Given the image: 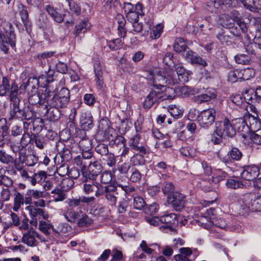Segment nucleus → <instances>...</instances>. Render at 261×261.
Segmentation results:
<instances>
[{
	"label": "nucleus",
	"mask_w": 261,
	"mask_h": 261,
	"mask_svg": "<svg viewBox=\"0 0 261 261\" xmlns=\"http://www.w3.org/2000/svg\"><path fill=\"white\" fill-rule=\"evenodd\" d=\"M176 96L175 89L169 87H160L150 91L143 102V108L149 109L154 103L167 99H173Z\"/></svg>",
	"instance_id": "obj_1"
},
{
	"label": "nucleus",
	"mask_w": 261,
	"mask_h": 261,
	"mask_svg": "<svg viewBox=\"0 0 261 261\" xmlns=\"http://www.w3.org/2000/svg\"><path fill=\"white\" fill-rule=\"evenodd\" d=\"M167 70V68L163 73L158 68L147 71L145 73L146 78L149 81V84L155 87L156 89L164 87L165 84L173 85V83H170V77L166 73Z\"/></svg>",
	"instance_id": "obj_2"
},
{
	"label": "nucleus",
	"mask_w": 261,
	"mask_h": 261,
	"mask_svg": "<svg viewBox=\"0 0 261 261\" xmlns=\"http://www.w3.org/2000/svg\"><path fill=\"white\" fill-rule=\"evenodd\" d=\"M34 117V113L32 111L27 109H21L19 106V102L14 101L10 106V110L8 113V120H30Z\"/></svg>",
	"instance_id": "obj_3"
},
{
	"label": "nucleus",
	"mask_w": 261,
	"mask_h": 261,
	"mask_svg": "<svg viewBox=\"0 0 261 261\" xmlns=\"http://www.w3.org/2000/svg\"><path fill=\"white\" fill-rule=\"evenodd\" d=\"M70 99V92L66 88H62L59 93L54 95L49 101V107L57 110L66 107Z\"/></svg>",
	"instance_id": "obj_4"
},
{
	"label": "nucleus",
	"mask_w": 261,
	"mask_h": 261,
	"mask_svg": "<svg viewBox=\"0 0 261 261\" xmlns=\"http://www.w3.org/2000/svg\"><path fill=\"white\" fill-rule=\"evenodd\" d=\"M175 68L176 71L175 73L173 70L167 68L166 73L168 76L170 77V83H173V85L178 84L179 82L186 83L189 81L188 72L186 71L185 69L180 64L175 65Z\"/></svg>",
	"instance_id": "obj_5"
},
{
	"label": "nucleus",
	"mask_w": 261,
	"mask_h": 261,
	"mask_svg": "<svg viewBox=\"0 0 261 261\" xmlns=\"http://www.w3.org/2000/svg\"><path fill=\"white\" fill-rule=\"evenodd\" d=\"M9 26L10 30L6 32V35L2 31H0V48L5 54L8 52L9 44L13 48L16 45V37L13 25L9 23Z\"/></svg>",
	"instance_id": "obj_6"
},
{
	"label": "nucleus",
	"mask_w": 261,
	"mask_h": 261,
	"mask_svg": "<svg viewBox=\"0 0 261 261\" xmlns=\"http://www.w3.org/2000/svg\"><path fill=\"white\" fill-rule=\"evenodd\" d=\"M21 242L29 247L37 246L40 242H45L44 237L33 229V227L23 234Z\"/></svg>",
	"instance_id": "obj_7"
},
{
	"label": "nucleus",
	"mask_w": 261,
	"mask_h": 261,
	"mask_svg": "<svg viewBox=\"0 0 261 261\" xmlns=\"http://www.w3.org/2000/svg\"><path fill=\"white\" fill-rule=\"evenodd\" d=\"M83 175L84 176L83 184V192L86 195L94 194L95 197H99L103 193L102 186L96 181H88L87 178L85 177V173L83 172Z\"/></svg>",
	"instance_id": "obj_8"
},
{
	"label": "nucleus",
	"mask_w": 261,
	"mask_h": 261,
	"mask_svg": "<svg viewBox=\"0 0 261 261\" xmlns=\"http://www.w3.org/2000/svg\"><path fill=\"white\" fill-rule=\"evenodd\" d=\"M215 129L217 133L224 137H233L236 135L235 128L227 118L223 121H218L215 123Z\"/></svg>",
	"instance_id": "obj_9"
},
{
	"label": "nucleus",
	"mask_w": 261,
	"mask_h": 261,
	"mask_svg": "<svg viewBox=\"0 0 261 261\" xmlns=\"http://www.w3.org/2000/svg\"><path fill=\"white\" fill-rule=\"evenodd\" d=\"M216 111L211 108L201 111L198 115L197 121L203 128H208L212 125L215 119Z\"/></svg>",
	"instance_id": "obj_10"
},
{
	"label": "nucleus",
	"mask_w": 261,
	"mask_h": 261,
	"mask_svg": "<svg viewBox=\"0 0 261 261\" xmlns=\"http://www.w3.org/2000/svg\"><path fill=\"white\" fill-rule=\"evenodd\" d=\"M54 96V92L51 91L49 88L47 87L44 90H40L37 95H34L29 98L30 102L33 105L37 103V101H33L34 99L38 100V102L41 105H45L46 108L49 107V101Z\"/></svg>",
	"instance_id": "obj_11"
},
{
	"label": "nucleus",
	"mask_w": 261,
	"mask_h": 261,
	"mask_svg": "<svg viewBox=\"0 0 261 261\" xmlns=\"http://www.w3.org/2000/svg\"><path fill=\"white\" fill-rule=\"evenodd\" d=\"M29 211V214L31 216V220L30 222L32 227H36L37 226L38 220H41V218L46 220L48 216L45 214L44 211L40 208L34 207L33 206H29L26 207Z\"/></svg>",
	"instance_id": "obj_12"
},
{
	"label": "nucleus",
	"mask_w": 261,
	"mask_h": 261,
	"mask_svg": "<svg viewBox=\"0 0 261 261\" xmlns=\"http://www.w3.org/2000/svg\"><path fill=\"white\" fill-rule=\"evenodd\" d=\"M105 199L107 203L111 205L114 206L119 198V192L117 187L114 185H109L105 187L103 193Z\"/></svg>",
	"instance_id": "obj_13"
},
{
	"label": "nucleus",
	"mask_w": 261,
	"mask_h": 261,
	"mask_svg": "<svg viewBox=\"0 0 261 261\" xmlns=\"http://www.w3.org/2000/svg\"><path fill=\"white\" fill-rule=\"evenodd\" d=\"M168 201L169 203L172 205L175 210L179 211L184 206L186 197L180 193L173 192L168 196Z\"/></svg>",
	"instance_id": "obj_14"
},
{
	"label": "nucleus",
	"mask_w": 261,
	"mask_h": 261,
	"mask_svg": "<svg viewBox=\"0 0 261 261\" xmlns=\"http://www.w3.org/2000/svg\"><path fill=\"white\" fill-rule=\"evenodd\" d=\"M232 123L233 128H235L236 132L237 131L241 133V135L243 138H247L250 129L245 120L242 118H238L232 120Z\"/></svg>",
	"instance_id": "obj_15"
},
{
	"label": "nucleus",
	"mask_w": 261,
	"mask_h": 261,
	"mask_svg": "<svg viewBox=\"0 0 261 261\" xmlns=\"http://www.w3.org/2000/svg\"><path fill=\"white\" fill-rule=\"evenodd\" d=\"M259 170L255 165L247 166L243 167L241 172L242 178L247 180L254 179L259 174Z\"/></svg>",
	"instance_id": "obj_16"
},
{
	"label": "nucleus",
	"mask_w": 261,
	"mask_h": 261,
	"mask_svg": "<svg viewBox=\"0 0 261 261\" xmlns=\"http://www.w3.org/2000/svg\"><path fill=\"white\" fill-rule=\"evenodd\" d=\"M162 223L164 224L160 227L161 229H169L170 231L174 230L173 225L177 222V216L173 213L166 214L161 217Z\"/></svg>",
	"instance_id": "obj_17"
},
{
	"label": "nucleus",
	"mask_w": 261,
	"mask_h": 261,
	"mask_svg": "<svg viewBox=\"0 0 261 261\" xmlns=\"http://www.w3.org/2000/svg\"><path fill=\"white\" fill-rule=\"evenodd\" d=\"M183 57L186 61L193 65L198 64L203 66H205L207 65V63L204 59L196 55L191 50L188 49L187 52H185L183 54Z\"/></svg>",
	"instance_id": "obj_18"
},
{
	"label": "nucleus",
	"mask_w": 261,
	"mask_h": 261,
	"mask_svg": "<svg viewBox=\"0 0 261 261\" xmlns=\"http://www.w3.org/2000/svg\"><path fill=\"white\" fill-rule=\"evenodd\" d=\"M206 214L205 216H201L197 220L199 225L203 227L206 229H210L213 226L212 221L210 216L215 214V210L211 207L206 210Z\"/></svg>",
	"instance_id": "obj_19"
},
{
	"label": "nucleus",
	"mask_w": 261,
	"mask_h": 261,
	"mask_svg": "<svg viewBox=\"0 0 261 261\" xmlns=\"http://www.w3.org/2000/svg\"><path fill=\"white\" fill-rule=\"evenodd\" d=\"M255 196L251 193L246 194L242 196L239 200V204L242 210V213H247L249 210L251 211L252 207V199Z\"/></svg>",
	"instance_id": "obj_20"
},
{
	"label": "nucleus",
	"mask_w": 261,
	"mask_h": 261,
	"mask_svg": "<svg viewBox=\"0 0 261 261\" xmlns=\"http://www.w3.org/2000/svg\"><path fill=\"white\" fill-rule=\"evenodd\" d=\"M101 166L98 161L94 159L90 160L88 167V178L93 180L100 173Z\"/></svg>",
	"instance_id": "obj_21"
},
{
	"label": "nucleus",
	"mask_w": 261,
	"mask_h": 261,
	"mask_svg": "<svg viewBox=\"0 0 261 261\" xmlns=\"http://www.w3.org/2000/svg\"><path fill=\"white\" fill-rule=\"evenodd\" d=\"M212 227L208 229L210 232H213L216 231V228H219L225 230H233L235 228L228 225L226 220L223 218H219L213 220Z\"/></svg>",
	"instance_id": "obj_22"
},
{
	"label": "nucleus",
	"mask_w": 261,
	"mask_h": 261,
	"mask_svg": "<svg viewBox=\"0 0 261 261\" xmlns=\"http://www.w3.org/2000/svg\"><path fill=\"white\" fill-rule=\"evenodd\" d=\"M131 150L134 152H139L142 153H147L146 148L140 142V137L138 135H136L130 138L129 143Z\"/></svg>",
	"instance_id": "obj_23"
},
{
	"label": "nucleus",
	"mask_w": 261,
	"mask_h": 261,
	"mask_svg": "<svg viewBox=\"0 0 261 261\" xmlns=\"http://www.w3.org/2000/svg\"><path fill=\"white\" fill-rule=\"evenodd\" d=\"M92 116L90 112L83 111L81 112L80 122L84 129L90 128L92 125Z\"/></svg>",
	"instance_id": "obj_24"
},
{
	"label": "nucleus",
	"mask_w": 261,
	"mask_h": 261,
	"mask_svg": "<svg viewBox=\"0 0 261 261\" xmlns=\"http://www.w3.org/2000/svg\"><path fill=\"white\" fill-rule=\"evenodd\" d=\"M217 95L213 89H207L205 93L194 97V101L198 103L208 101L216 97Z\"/></svg>",
	"instance_id": "obj_25"
},
{
	"label": "nucleus",
	"mask_w": 261,
	"mask_h": 261,
	"mask_svg": "<svg viewBox=\"0 0 261 261\" xmlns=\"http://www.w3.org/2000/svg\"><path fill=\"white\" fill-rule=\"evenodd\" d=\"M179 251L180 253L174 256L176 261H190L189 257L193 252L190 248L182 247Z\"/></svg>",
	"instance_id": "obj_26"
},
{
	"label": "nucleus",
	"mask_w": 261,
	"mask_h": 261,
	"mask_svg": "<svg viewBox=\"0 0 261 261\" xmlns=\"http://www.w3.org/2000/svg\"><path fill=\"white\" fill-rule=\"evenodd\" d=\"M45 9L48 14L50 15L56 22L61 23L63 21V15L58 12L54 7L49 5H47L45 6Z\"/></svg>",
	"instance_id": "obj_27"
},
{
	"label": "nucleus",
	"mask_w": 261,
	"mask_h": 261,
	"mask_svg": "<svg viewBox=\"0 0 261 261\" xmlns=\"http://www.w3.org/2000/svg\"><path fill=\"white\" fill-rule=\"evenodd\" d=\"M175 91L176 96L182 97H189L196 92L194 89L187 86L178 87L175 89Z\"/></svg>",
	"instance_id": "obj_28"
},
{
	"label": "nucleus",
	"mask_w": 261,
	"mask_h": 261,
	"mask_svg": "<svg viewBox=\"0 0 261 261\" xmlns=\"http://www.w3.org/2000/svg\"><path fill=\"white\" fill-rule=\"evenodd\" d=\"M255 26L256 32L259 33V35H256L253 39V43L255 47L261 50V17L255 19Z\"/></svg>",
	"instance_id": "obj_29"
},
{
	"label": "nucleus",
	"mask_w": 261,
	"mask_h": 261,
	"mask_svg": "<svg viewBox=\"0 0 261 261\" xmlns=\"http://www.w3.org/2000/svg\"><path fill=\"white\" fill-rule=\"evenodd\" d=\"M146 153L139 152H134V154L130 159V164L133 166H139L144 165L145 162L144 155Z\"/></svg>",
	"instance_id": "obj_30"
},
{
	"label": "nucleus",
	"mask_w": 261,
	"mask_h": 261,
	"mask_svg": "<svg viewBox=\"0 0 261 261\" xmlns=\"http://www.w3.org/2000/svg\"><path fill=\"white\" fill-rule=\"evenodd\" d=\"M82 211L75 212L72 208H68L64 213V216L65 219L70 223H74L80 217Z\"/></svg>",
	"instance_id": "obj_31"
},
{
	"label": "nucleus",
	"mask_w": 261,
	"mask_h": 261,
	"mask_svg": "<svg viewBox=\"0 0 261 261\" xmlns=\"http://www.w3.org/2000/svg\"><path fill=\"white\" fill-rule=\"evenodd\" d=\"M173 48L176 52L182 53V56L183 54L189 49L188 48L184 39L182 38H177L175 39Z\"/></svg>",
	"instance_id": "obj_32"
},
{
	"label": "nucleus",
	"mask_w": 261,
	"mask_h": 261,
	"mask_svg": "<svg viewBox=\"0 0 261 261\" xmlns=\"http://www.w3.org/2000/svg\"><path fill=\"white\" fill-rule=\"evenodd\" d=\"M246 94L247 95L245 97V98L254 100L258 102H261V87L257 88L255 91L253 90H248Z\"/></svg>",
	"instance_id": "obj_33"
},
{
	"label": "nucleus",
	"mask_w": 261,
	"mask_h": 261,
	"mask_svg": "<svg viewBox=\"0 0 261 261\" xmlns=\"http://www.w3.org/2000/svg\"><path fill=\"white\" fill-rule=\"evenodd\" d=\"M9 90L10 84L8 79L6 76H3L1 79L0 74V96L6 95Z\"/></svg>",
	"instance_id": "obj_34"
},
{
	"label": "nucleus",
	"mask_w": 261,
	"mask_h": 261,
	"mask_svg": "<svg viewBox=\"0 0 261 261\" xmlns=\"http://www.w3.org/2000/svg\"><path fill=\"white\" fill-rule=\"evenodd\" d=\"M210 175L212 176L213 181L217 183L223 180L226 177L227 173L221 169H214Z\"/></svg>",
	"instance_id": "obj_35"
},
{
	"label": "nucleus",
	"mask_w": 261,
	"mask_h": 261,
	"mask_svg": "<svg viewBox=\"0 0 261 261\" xmlns=\"http://www.w3.org/2000/svg\"><path fill=\"white\" fill-rule=\"evenodd\" d=\"M43 192L38 190H29L26 194L25 202L26 203H29L31 200L32 197L35 199H39L43 197Z\"/></svg>",
	"instance_id": "obj_36"
},
{
	"label": "nucleus",
	"mask_w": 261,
	"mask_h": 261,
	"mask_svg": "<svg viewBox=\"0 0 261 261\" xmlns=\"http://www.w3.org/2000/svg\"><path fill=\"white\" fill-rule=\"evenodd\" d=\"M24 202V199L23 195L20 193H17L15 195L14 198V203L13 206V210L17 212L20 207L23 204Z\"/></svg>",
	"instance_id": "obj_37"
},
{
	"label": "nucleus",
	"mask_w": 261,
	"mask_h": 261,
	"mask_svg": "<svg viewBox=\"0 0 261 261\" xmlns=\"http://www.w3.org/2000/svg\"><path fill=\"white\" fill-rule=\"evenodd\" d=\"M228 80L231 83L242 81L240 69L230 71L228 74Z\"/></svg>",
	"instance_id": "obj_38"
},
{
	"label": "nucleus",
	"mask_w": 261,
	"mask_h": 261,
	"mask_svg": "<svg viewBox=\"0 0 261 261\" xmlns=\"http://www.w3.org/2000/svg\"><path fill=\"white\" fill-rule=\"evenodd\" d=\"M19 15L21 17V20L23 21L24 25L27 31H28V27H30V22L28 21V13L26 8L23 6L21 5L19 7Z\"/></svg>",
	"instance_id": "obj_39"
},
{
	"label": "nucleus",
	"mask_w": 261,
	"mask_h": 261,
	"mask_svg": "<svg viewBox=\"0 0 261 261\" xmlns=\"http://www.w3.org/2000/svg\"><path fill=\"white\" fill-rule=\"evenodd\" d=\"M122 8L124 10L125 14H126L135 10H141L142 5L140 4H137L134 7V5L130 2H127L126 1H124L122 4Z\"/></svg>",
	"instance_id": "obj_40"
},
{
	"label": "nucleus",
	"mask_w": 261,
	"mask_h": 261,
	"mask_svg": "<svg viewBox=\"0 0 261 261\" xmlns=\"http://www.w3.org/2000/svg\"><path fill=\"white\" fill-rule=\"evenodd\" d=\"M77 219V225L81 227L89 226L93 222L92 219L86 214H82V217Z\"/></svg>",
	"instance_id": "obj_41"
},
{
	"label": "nucleus",
	"mask_w": 261,
	"mask_h": 261,
	"mask_svg": "<svg viewBox=\"0 0 261 261\" xmlns=\"http://www.w3.org/2000/svg\"><path fill=\"white\" fill-rule=\"evenodd\" d=\"M51 228L53 229L54 231L56 232L53 226L51 225L50 223H48L44 220L39 221L38 229L45 234L48 235L49 234V230Z\"/></svg>",
	"instance_id": "obj_42"
},
{
	"label": "nucleus",
	"mask_w": 261,
	"mask_h": 261,
	"mask_svg": "<svg viewBox=\"0 0 261 261\" xmlns=\"http://www.w3.org/2000/svg\"><path fill=\"white\" fill-rule=\"evenodd\" d=\"M117 18L119 19H122V21L119 22V25H118L117 28L118 34L121 38H124L126 35V31L124 28L125 20L123 16L121 15H119Z\"/></svg>",
	"instance_id": "obj_43"
},
{
	"label": "nucleus",
	"mask_w": 261,
	"mask_h": 261,
	"mask_svg": "<svg viewBox=\"0 0 261 261\" xmlns=\"http://www.w3.org/2000/svg\"><path fill=\"white\" fill-rule=\"evenodd\" d=\"M241 77L242 80H248L250 78L254 76L255 72L253 69L247 68L245 69H240Z\"/></svg>",
	"instance_id": "obj_44"
},
{
	"label": "nucleus",
	"mask_w": 261,
	"mask_h": 261,
	"mask_svg": "<svg viewBox=\"0 0 261 261\" xmlns=\"http://www.w3.org/2000/svg\"><path fill=\"white\" fill-rule=\"evenodd\" d=\"M51 194H53V200L55 202L62 201L66 198L64 192L59 189L53 190Z\"/></svg>",
	"instance_id": "obj_45"
},
{
	"label": "nucleus",
	"mask_w": 261,
	"mask_h": 261,
	"mask_svg": "<svg viewBox=\"0 0 261 261\" xmlns=\"http://www.w3.org/2000/svg\"><path fill=\"white\" fill-rule=\"evenodd\" d=\"M131 164L130 163L119 162L117 164V169L119 172L121 174H127L129 170L131 168Z\"/></svg>",
	"instance_id": "obj_46"
},
{
	"label": "nucleus",
	"mask_w": 261,
	"mask_h": 261,
	"mask_svg": "<svg viewBox=\"0 0 261 261\" xmlns=\"http://www.w3.org/2000/svg\"><path fill=\"white\" fill-rule=\"evenodd\" d=\"M163 30V25L161 24H158L153 27L150 32V37L152 39H155L159 38Z\"/></svg>",
	"instance_id": "obj_47"
},
{
	"label": "nucleus",
	"mask_w": 261,
	"mask_h": 261,
	"mask_svg": "<svg viewBox=\"0 0 261 261\" xmlns=\"http://www.w3.org/2000/svg\"><path fill=\"white\" fill-rule=\"evenodd\" d=\"M226 186L230 189H237L243 187L242 181L235 179H228L226 183Z\"/></svg>",
	"instance_id": "obj_48"
},
{
	"label": "nucleus",
	"mask_w": 261,
	"mask_h": 261,
	"mask_svg": "<svg viewBox=\"0 0 261 261\" xmlns=\"http://www.w3.org/2000/svg\"><path fill=\"white\" fill-rule=\"evenodd\" d=\"M123 44L121 39L117 38L109 41L108 46L111 50H114L122 47Z\"/></svg>",
	"instance_id": "obj_49"
},
{
	"label": "nucleus",
	"mask_w": 261,
	"mask_h": 261,
	"mask_svg": "<svg viewBox=\"0 0 261 261\" xmlns=\"http://www.w3.org/2000/svg\"><path fill=\"white\" fill-rule=\"evenodd\" d=\"M46 109L47 116L50 121H55L59 119L60 116V110L56 109L50 110V109H48V108H46Z\"/></svg>",
	"instance_id": "obj_50"
},
{
	"label": "nucleus",
	"mask_w": 261,
	"mask_h": 261,
	"mask_svg": "<svg viewBox=\"0 0 261 261\" xmlns=\"http://www.w3.org/2000/svg\"><path fill=\"white\" fill-rule=\"evenodd\" d=\"M23 128L20 124L13 125L10 129L11 136L16 137L22 134Z\"/></svg>",
	"instance_id": "obj_51"
},
{
	"label": "nucleus",
	"mask_w": 261,
	"mask_h": 261,
	"mask_svg": "<svg viewBox=\"0 0 261 261\" xmlns=\"http://www.w3.org/2000/svg\"><path fill=\"white\" fill-rule=\"evenodd\" d=\"M89 27V25L88 23V20L85 19L76 26V33L78 35L81 32L85 33L87 31Z\"/></svg>",
	"instance_id": "obj_52"
},
{
	"label": "nucleus",
	"mask_w": 261,
	"mask_h": 261,
	"mask_svg": "<svg viewBox=\"0 0 261 261\" xmlns=\"http://www.w3.org/2000/svg\"><path fill=\"white\" fill-rule=\"evenodd\" d=\"M10 92L9 97L10 100L13 101H17L16 100L17 94L19 93V89L18 88L17 85L15 83H13L11 84V87L10 88Z\"/></svg>",
	"instance_id": "obj_53"
},
{
	"label": "nucleus",
	"mask_w": 261,
	"mask_h": 261,
	"mask_svg": "<svg viewBox=\"0 0 261 261\" xmlns=\"http://www.w3.org/2000/svg\"><path fill=\"white\" fill-rule=\"evenodd\" d=\"M13 161V158L7 154L5 151L0 150V162L6 164L12 163Z\"/></svg>",
	"instance_id": "obj_54"
},
{
	"label": "nucleus",
	"mask_w": 261,
	"mask_h": 261,
	"mask_svg": "<svg viewBox=\"0 0 261 261\" xmlns=\"http://www.w3.org/2000/svg\"><path fill=\"white\" fill-rule=\"evenodd\" d=\"M103 160L106 161L107 165L110 167L114 166L116 164L115 156L112 153H108L105 155Z\"/></svg>",
	"instance_id": "obj_55"
},
{
	"label": "nucleus",
	"mask_w": 261,
	"mask_h": 261,
	"mask_svg": "<svg viewBox=\"0 0 261 261\" xmlns=\"http://www.w3.org/2000/svg\"><path fill=\"white\" fill-rule=\"evenodd\" d=\"M231 19L228 15H223L221 18V25L224 28L230 29L233 25Z\"/></svg>",
	"instance_id": "obj_56"
},
{
	"label": "nucleus",
	"mask_w": 261,
	"mask_h": 261,
	"mask_svg": "<svg viewBox=\"0 0 261 261\" xmlns=\"http://www.w3.org/2000/svg\"><path fill=\"white\" fill-rule=\"evenodd\" d=\"M139 11L140 10H135L132 12L126 14V17L128 21L132 23L136 21H138Z\"/></svg>",
	"instance_id": "obj_57"
},
{
	"label": "nucleus",
	"mask_w": 261,
	"mask_h": 261,
	"mask_svg": "<svg viewBox=\"0 0 261 261\" xmlns=\"http://www.w3.org/2000/svg\"><path fill=\"white\" fill-rule=\"evenodd\" d=\"M234 59L237 63L241 64H247L250 61L249 57L245 54L237 55L234 57Z\"/></svg>",
	"instance_id": "obj_58"
},
{
	"label": "nucleus",
	"mask_w": 261,
	"mask_h": 261,
	"mask_svg": "<svg viewBox=\"0 0 261 261\" xmlns=\"http://www.w3.org/2000/svg\"><path fill=\"white\" fill-rule=\"evenodd\" d=\"M112 180V174L111 171H105L100 175V182L103 184L110 183Z\"/></svg>",
	"instance_id": "obj_59"
},
{
	"label": "nucleus",
	"mask_w": 261,
	"mask_h": 261,
	"mask_svg": "<svg viewBox=\"0 0 261 261\" xmlns=\"http://www.w3.org/2000/svg\"><path fill=\"white\" fill-rule=\"evenodd\" d=\"M159 208V205L156 203H153L151 204L148 205L145 208V213L149 215L154 214L157 212Z\"/></svg>",
	"instance_id": "obj_60"
},
{
	"label": "nucleus",
	"mask_w": 261,
	"mask_h": 261,
	"mask_svg": "<svg viewBox=\"0 0 261 261\" xmlns=\"http://www.w3.org/2000/svg\"><path fill=\"white\" fill-rule=\"evenodd\" d=\"M229 155L230 158L236 161L240 160L242 156V152L237 148L233 147L229 152Z\"/></svg>",
	"instance_id": "obj_61"
},
{
	"label": "nucleus",
	"mask_w": 261,
	"mask_h": 261,
	"mask_svg": "<svg viewBox=\"0 0 261 261\" xmlns=\"http://www.w3.org/2000/svg\"><path fill=\"white\" fill-rule=\"evenodd\" d=\"M145 205L144 199L139 196H136L134 198V207L137 210H141Z\"/></svg>",
	"instance_id": "obj_62"
},
{
	"label": "nucleus",
	"mask_w": 261,
	"mask_h": 261,
	"mask_svg": "<svg viewBox=\"0 0 261 261\" xmlns=\"http://www.w3.org/2000/svg\"><path fill=\"white\" fill-rule=\"evenodd\" d=\"M66 2L69 7L71 12L79 15L81 12V9L77 4L70 0H66Z\"/></svg>",
	"instance_id": "obj_63"
},
{
	"label": "nucleus",
	"mask_w": 261,
	"mask_h": 261,
	"mask_svg": "<svg viewBox=\"0 0 261 261\" xmlns=\"http://www.w3.org/2000/svg\"><path fill=\"white\" fill-rule=\"evenodd\" d=\"M247 138H249L251 141L255 144H261V136L254 133L249 132L248 134Z\"/></svg>",
	"instance_id": "obj_64"
}]
</instances>
